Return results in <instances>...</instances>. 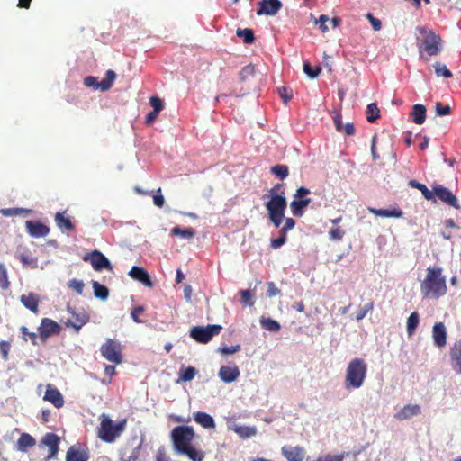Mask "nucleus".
<instances>
[{
	"label": "nucleus",
	"mask_w": 461,
	"mask_h": 461,
	"mask_svg": "<svg viewBox=\"0 0 461 461\" xmlns=\"http://www.w3.org/2000/svg\"><path fill=\"white\" fill-rule=\"evenodd\" d=\"M194 437L195 432L190 426H177L170 433L173 447L177 454L185 455L193 461H203V452L195 449L191 445Z\"/></svg>",
	"instance_id": "1"
},
{
	"label": "nucleus",
	"mask_w": 461,
	"mask_h": 461,
	"mask_svg": "<svg viewBox=\"0 0 461 461\" xmlns=\"http://www.w3.org/2000/svg\"><path fill=\"white\" fill-rule=\"evenodd\" d=\"M447 293V279L443 275L442 267H429L426 269V276L420 283V294L422 297L425 299L438 300Z\"/></svg>",
	"instance_id": "2"
},
{
	"label": "nucleus",
	"mask_w": 461,
	"mask_h": 461,
	"mask_svg": "<svg viewBox=\"0 0 461 461\" xmlns=\"http://www.w3.org/2000/svg\"><path fill=\"white\" fill-rule=\"evenodd\" d=\"M367 373V365L362 358H354L346 369L345 387L346 389H357L363 385Z\"/></svg>",
	"instance_id": "3"
},
{
	"label": "nucleus",
	"mask_w": 461,
	"mask_h": 461,
	"mask_svg": "<svg viewBox=\"0 0 461 461\" xmlns=\"http://www.w3.org/2000/svg\"><path fill=\"white\" fill-rule=\"evenodd\" d=\"M126 427V420H122L114 423L104 413L100 416V426L98 428V438L106 443H113L124 431Z\"/></svg>",
	"instance_id": "4"
},
{
	"label": "nucleus",
	"mask_w": 461,
	"mask_h": 461,
	"mask_svg": "<svg viewBox=\"0 0 461 461\" xmlns=\"http://www.w3.org/2000/svg\"><path fill=\"white\" fill-rule=\"evenodd\" d=\"M287 207V201L285 192L281 191L280 195H272L270 200L266 203L269 219L278 228L285 219V212Z\"/></svg>",
	"instance_id": "5"
},
{
	"label": "nucleus",
	"mask_w": 461,
	"mask_h": 461,
	"mask_svg": "<svg viewBox=\"0 0 461 461\" xmlns=\"http://www.w3.org/2000/svg\"><path fill=\"white\" fill-rule=\"evenodd\" d=\"M417 30L423 36L420 51L423 50L429 56L438 55L442 50L443 41L441 37L426 27H418Z\"/></svg>",
	"instance_id": "6"
},
{
	"label": "nucleus",
	"mask_w": 461,
	"mask_h": 461,
	"mask_svg": "<svg viewBox=\"0 0 461 461\" xmlns=\"http://www.w3.org/2000/svg\"><path fill=\"white\" fill-rule=\"evenodd\" d=\"M101 355L109 362L115 365L122 363V347L120 342L106 339L104 343L100 348Z\"/></svg>",
	"instance_id": "7"
},
{
	"label": "nucleus",
	"mask_w": 461,
	"mask_h": 461,
	"mask_svg": "<svg viewBox=\"0 0 461 461\" xmlns=\"http://www.w3.org/2000/svg\"><path fill=\"white\" fill-rule=\"evenodd\" d=\"M143 439H140L137 436L128 439L120 449V461H137L140 454Z\"/></svg>",
	"instance_id": "8"
},
{
	"label": "nucleus",
	"mask_w": 461,
	"mask_h": 461,
	"mask_svg": "<svg viewBox=\"0 0 461 461\" xmlns=\"http://www.w3.org/2000/svg\"><path fill=\"white\" fill-rule=\"evenodd\" d=\"M222 327L218 324H209L206 327L194 326L190 330V337L199 343H208L214 336L218 335Z\"/></svg>",
	"instance_id": "9"
},
{
	"label": "nucleus",
	"mask_w": 461,
	"mask_h": 461,
	"mask_svg": "<svg viewBox=\"0 0 461 461\" xmlns=\"http://www.w3.org/2000/svg\"><path fill=\"white\" fill-rule=\"evenodd\" d=\"M309 194L310 190L303 186H301L296 190V193L294 194L295 199L290 203L292 213L294 216H303L305 207L311 203V199L305 197Z\"/></svg>",
	"instance_id": "10"
},
{
	"label": "nucleus",
	"mask_w": 461,
	"mask_h": 461,
	"mask_svg": "<svg viewBox=\"0 0 461 461\" xmlns=\"http://www.w3.org/2000/svg\"><path fill=\"white\" fill-rule=\"evenodd\" d=\"M38 330L41 340L44 342L50 336L59 334L60 332V326L51 319L43 318Z\"/></svg>",
	"instance_id": "11"
},
{
	"label": "nucleus",
	"mask_w": 461,
	"mask_h": 461,
	"mask_svg": "<svg viewBox=\"0 0 461 461\" xmlns=\"http://www.w3.org/2000/svg\"><path fill=\"white\" fill-rule=\"evenodd\" d=\"M432 188L433 195H437V197L439 200L456 209L460 208L456 197L452 194V192L448 188L438 184L433 185Z\"/></svg>",
	"instance_id": "12"
},
{
	"label": "nucleus",
	"mask_w": 461,
	"mask_h": 461,
	"mask_svg": "<svg viewBox=\"0 0 461 461\" xmlns=\"http://www.w3.org/2000/svg\"><path fill=\"white\" fill-rule=\"evenodd\" d=\"M83 260H90L91 265L95 271H101L104 268L112 269V265L108 258L98 250H94L91 254L86 255L83 258Z\"/></svg>",
	"instance_id": "13"
},
{
	"label": "nucleus",
	"mask_w": 461,
	"mask_h": 461,
	"mask_svg": "<svg viewBox=\"0 0 461 461\" xmlns=\"http://www.w3.org/2000/svg\"><path fill=\"white\" fill-rule=\"evenodd\" d=\"M280 0H261L258 2V15H276L282 8Z\"/></svg>",
	"instance_id": "14"
},
{
	"label": "nucleus",
	"mask_w": 461,
	"mask_h": 461,
	"mask_svg": "<svg viewBox=\"0 0 461 461\" xmlns=\"http://www.w3.org/2000/svg\"><path fill=\"white\" fill-rule=\"evenodd\" d=\"M60 438L55 433L49 432L41 439V443L49 447V455L45 457V461H49L57 456L59 450Z\"/></svg>",
	"instance_id": "15"
},
{
	"label": "nucleus",
	"mask_w": 461,
	"mask_h": 461,
	"mask_svg": "<svg viewBox=\"0 0 461 461\" xmlns=\"http://www.w3.org/2000/svg\"><path fill=\"white\" fill-rule=\"evenodd\" d=\"M449 361L452 370L461 375V339L456 340L449 348Z\"/></svg>",
	"instance_id": "16"
},
{
	"label": "nucleus",
	"mask_w": 461,
	"mask_h": 461,
	"mask_svg": "<svg viewBox=\"0 0 461 461\" xmlns=\"http://www.w3.org/2000/svg\"><path fill=\"white\" fill-rule=\"evenodd\" d=\"M25 228L33 238L46 237L50 233V228L38 221H26Z\"/></svg>",
	"instance_id": "17"
},
{
	"label": "nucleus",
	"mask_w": 461,
	"mask_h": 461,
	"mask_svg": "<svg viewBox=\"0 0 461 461\" xmlns=\"http://www.w3.org/2000/svg\"><path fill=\"white\" fill-rule=\"evenodd\" d=\"M89 452L87 447L80 445H73L66 453V461H88Z\"/></svg>",
	"instance_id": "18"
},
{
	"label": "nucleus",
	"mask_w": 461,
	"mask_h": 461,
	"mask_svg": "<svg viewBox=\"0 0 461 461\" xmlns=\"http://www.w3.org/2000/svg\"><path fill=\"white\" fill-rule=\"evenodd\" d=\"M43 400L50 402L58 409L64 405V398L61 393L53 384H50L46 386V392L43 396Z\"/></svg>",
	"instance_id": "19"
},
{
	"label": "nucleus",
	"mask_w": 461,
	"mask_h": 461,
	"mask_svg": "<svg viewBox=\"0 0 461 461\" xmlns=\"http://www.w3.org/2000/svg\"><path fill=\"white\" fill-rule=\"evenodd\" d=\"M281 453L287 461H303L305 456V449L300 446H283Z\"/></svg>",
	"instance_id": "20"
},
{
	"label": "nucleus",
	"mask_w": 461,
	"mask_h": 461,
	"mask_svg": "<svg viewBox=\"0 0 461 461\" xmlns=\"http://www.w3.org/2000/svg\"><path fill=\"white\" fill-rule=\"evenodd\" d=\"M68 310L70 312L71 317L68 319L66 325L70 326L76 331H78L88 321L89 317L85 312L77 313L75 311H72L71 307H68Z\"/></svg>",
	"instance_id": "21"
},
{
	"label": "nucleus",
	"mask_w": 461,
	"mask_h": 461,
	"mask_svg": "<svg viewBox=\"0 0 461 461\" xmlns=\"http://www.w3.org/2000/svg\"><path fill=\"white\" fill-rule=\"evenodd\" d=\"M432 338L438 348H443L447 345V330L443 322L435 323L432 329Z\"/></svg>",
	"instance_id": "22"
},
{
	"label": "nucleus",
	"mask_w": 461,
	"mask_h": 461,
	"mask_svg": "<svg viewBox=\"0 0 461 461\" xmlns=\"http://www.w3.org/2000/svg\"><path fill=\"white\" fill-rule=\"evenodd\" d=\"M240 372L236 365L222 366L219 370V377L224 383H231L238 379Z\"/></svg>",
	"instance_id": "23"
},
{
	"label": "nucleus",
	"mask_w": 461,
	"mask_h": 461,
	"mask_svg": "<svg viewBox=\"0 0 461 461\" xmlns=\"http://www.w3.org/2000/svg\"><path fill=\"white\" fill-rule=\"evenodd\" d=\"M420 406L418 404H407L394 414V418L398 420H404L413 416L420 414Z\"/></svg>",
	"instance_id": "24"
},
{
	"label": "nucleus",
	"mask_w": 461,
	"mask_h": 461,
	"mask_svg": "<svg viewBox=\"0 0 461 461\" xmlns=\"http://www.w3.org/2000/svg\"><path fill=\"white\" fill-rule=\"evenodd\" d=\"M129 275L131 278L142 283L146 286L150 287L153 285L149 273L143 267L135 266L131 269Z\"/></svg>",
	"instance_id": "25"
},
{
	"label": "nucleus",
	"mask_w": 461,
	"mask_h": 461,
	"mask_svg": "<svg viewBox=\"0 0 461 461\" xmlns=\"http://www.w3.org/2000/svg\"><path fill=\"white\" fill-rule=\"evenodd\" d=\"M20 301L23 305L32 311L33 313H39V296L34 293H29L27 294H22Z\"/></svg>",
	"instance_id": "26"
},
{
	"label": "nucleus",
	"mask_w": 461,
	"mask_h": 461,
	"mask_svg": "<svg viewBox=\"0 0 461 461\" xmlns=\"http://www.w3.org/2000/svg\"><path fill=\"white\" fill-rule=\"evenodd\" d=\"M334 125L337 131L344 133L347 136H352L355 134V127L351 122L342 123V116L340 113H336L333 117Z\"/></svg>",
	"instance_id": "27"
},
{
	"label": "nucleus",
	"mask_w": 461,
	"mask_h": 461,
	"mask_svg": "<svg viewBox=\"0 0 461 461\" xmlns=\"http://www.w3.org/2000/svg\"><path fill=\"white\" fill-rule=\"evenodd\" d=\"M369 212L375 216L386 217V218H402L403 216V212L399 208L393 209H376L374 207L367 208Z\"/></svg>",
	"instance_id": "28"
},
{
	"label": "nucleus",
	"mask_w": 461,
	"mask_h": 461,
	"mask_svg": "<svg viewBox=\"0 0 461 461\" xmlns=\"http://www.w3.org/2000/svg\"><path fill=\"white\" fill-rule=\"evenodd\" d=\"M194 420L204 429H214L215 422L213 418L203 411H196L194 413Z\"/></svg>",
	"instance_id": "29"
},
{
	"label": "nucleus",
	"mask_w": 461,
	"mask_h": 461,
	"mask_svg": "<svg viewBox=\"0 0 461 461\" xmlns=\"http://www.w3.org/2000/svg\"><path fill=\"white\" fill-rule=\"evenodd\" d=\"M55 222L60 230H66L68 231L75 230V225L72 223L70 218L66 216L65 212H59L55 214Z\"/></svg>",
	"instance_id": "30"
},
{
	"label": "nucleus",
	"mask_w": 461,
	"mask_h": 461,
	"mask_svg": "<svg viewBox=\"0 0 461 461\" xmlns=\"http://www.w3.org/2000/svg\"><path fill=\"white\" fill-rule=\"evenodd\" d=\"M411 115L416 124H422L426 119V107L423 104H415L412 107Z\"/></svg>",
	"instance_id": "31"
},
{
	"label": "nucleus",
	"mask_w": 461,
	"mask_h": 461,
	"mask_svg": "<svg viewBox=\"0 0 461 461\" xmlns=\"http://www.w3.org/2000/svg\"><path fill=\"white\" fill-rule=\"evenodd\" d=\"M35 444V439L28 433H23L17 441L18 448L21 451H26L28 447H32Z\"/></svg>",
	"instance_id": "32"
},
{
	"label": "nucleus",
	"mask_w": 461,
	"mask_h": 461,
	"mask_svg": "<svg viewBox=\"0 0 461 461\" xmlns=\"http://www.w3.org/2000/svg\"><path fill=\"white\" fill-rule=\"evenodd\" d=\"M409 185L412 188L420 190L426 200L431 201L434 199L433 190H429L424 184H421L416 180H411L409 181Z\"/></svg>",
	"instance_id": "33"
},
{
	"label": "nucleus",
	"mask_w": 461,
	"mask_h": 461,
	"mask_svg": "<svg viewBox=\"0 0 461 461\" xmlns=\"http://www.w3.org/2000/svg\"><path fill=\"white\" fill-rule=\"evenodd\" d=\"M233 430L235 433H237L240 437L243 438H248L256 436L258 432L256 427L254 426H235Z\"/></svg>",
	"instance_id": "34"
},
{
	"label": "nucleus",
	"mask_w": 461,
	"mask_h": 461,
	"mask_svg": "<svg viewBox=\"0 0 461 461\" xmlns=\"http://www.w3.org/2000/svg\"><path fill=\"white\" fill-rule=\"evenodd\" d=\"M195 230L194 228L182 229L179 226H176L171 230L172 236H180L185 239H192L195 236Z\"/></svg>",
	"instance_id": "35"
},
{
	"label": "nucleus",
	"mask_w": 461,
	"mask_h": 461,
	"mask_svg": "<svg viewBox=\"0 0 461 461\" xmlns=\"http://www.w3.org/2000/svg\"><path fill=\"white\" fill-rule=\"evenodd\" d=\"M419 322H420L419 313L417 312H411L407 320V333L409 336H411L415 332V330L419 325Z\"/></svg>",
	"instance_id": "36"
},
{
	"label": "nucleus",
	"mask_w": 461,
	"mask_h": 461,
	"mask_svg": "<svg viewBox=\"0 0 461 461\" xmlns=\"http://www.w3.org/2000/svg\"><path fill=\"white\" fill-rule=\"evenodd\" d=\"M115 78H116L115 72L113 70H111V69L107 70L106 74H105V78H104L99 83V86H101V90L102 91L109 90L112 87Z\"/></svg>",
	"instance_id": "37"
},
{
	"label": "nucleus",
	"mask_w": 461,
	"mask_h": 461,
	"mask_svg": "<svg viewBox=\"0 0 461 461\" xmlns=\"http://www.w3.org/2000/svg\"><path fill=\"white\" fill-rule=\"evenodd\" d=\"M94 294L96 298L106 300L109 295V290L106 286L99 284L97 281H93Z\"/></svg>",
	"instance_id": "38"
},
{
	"label": "nucleus",
	"mask_w": 461,
	"mask_h": 461,
	"mask_svg": "<svg viewBox=\"0 0 461 461\" xmlns=\"http://www.w3.org/2000/svg\"><path fill=\"white\" fill-rule=\"evenodd\" d=\"M380 117V110L375 103H371L366 107V120L375 122Z\"/></svg>",
	"instance_id": "39"
},
{
	"label": "nucleus",
	"mask_w": 461,
	"mask_h": 461,
	"mask_svg": "<svg viewBox=\"0 0 461 461\" xmlns=\"http://www.w3.org/2000/svg\"><path fill=\"white\" fill-rule=\"evenodd\" d=\"M197 374V370L194 366L181 368L179 373V379L184 382L192 381Z\"/></svg>",
	"instance_id": "40"
},
{
	"label": "nucleus",
	"mask_w": 461,
	"mask_h": 461,
	"mask_svg": "<svg viewBox=\"0 0 461 461\" xmlns=\"http://www.w3.org/2000/svg\"><path fill=\"white\" fill-rule=\"evenodd\" d=\"M261 326L273 332H277L280 330L281 326L276 320H273L271 318H263L260 320Z\"/></svg>",
	"instance_id": "41"
},
{
	"label": "nucleus",
	"mask_w": 461,
	"mask_h": 461,
	"mask_svg": "<svg viewBox=\"0 0 461 461\" xmlns=\"http://www.w3.org/2000/svg\"><path fill=\"white\" fill-rule=\"evenodd\" d=\"M237 36L242 38L246 44L252 43L255 41L254 32L251 29H238Z\"/></svg>",
	"instance_id": "42"
},
{
	"label": "nucleus",
	"mask_w": 461,
	"mask_h": 461,
	"mask_svg": "<svg viewBox=\"0 0 461 461\" xmlns=\"http://www.w3.org/2000/svg\"><path fill=\"white\" fill-rule=\"evenodd\" d=\"M435 73L438 77H444L446 78L452 77V72L447 68V67L440 62H436L434 64Z\"/></svg>",
	"instance_id": "43"
},
{
	"label": "nucleus",
	"mask_w": 461,
	"mask_h": 461,
	"mask_svg": "<svg viewBox=\"0 0 461 461\" xmlns=\"http://www.w3.org/2000/svg\"><path fill=\"white\" fill-rule=\"evenodd\" d=\"M255 74V68L253 65H247L241 68L239 73V77L240 81H246L252 77Z\"/></svg>",
	"instance_id": "44"
},
{
	"label": "nucleus",
	"mask_w": 461,
	"mask_h": 461,
	"mask_svg": "<svg viewBox=\"0 0 461 461\" xmlns=\"http://www.w3.org/2000/svg\"><path fill=\"white\" fill-rule=\"evenodd\" d=\"M271 172L282 180L289 174L288 167L286 165H276L271 167Z\"/></svg>",
	"instance_id": "45"
},
{
	"label": "nucleus",
	"mask_w": 461,
	"mask_h": 461,
	"mask_svg": "<svg viewBox=\"0 0 461 461\" xmlns=\"http://www.w3.org/2000/svg\"><path fill=\"white\" fill-rule=\"evenodd\" d=\"M321 68L319 66H316L312 68L309 62L303 63V72L310 77V78H316L319 74L321 73Z\"/></svg>",
	"instance_id": "46"
},
{
	"label": "nucleus",
	"mask_w": 461,
	"mask_h": 461,
	"mask_svg": "<svg viewBox=\"0 0 461 461\" xmlns=\"http://www.w3.org/2000/svg\"><path fill=\"white\" fill-rule=\"evenodd\" d=\"M0 212L4 216H16L22 213L29 214L32 212V210L23 208H6L0 210Z\"/></svg>",
	"instance_id": "47"
},
{
	"label": "nucleus",
	"mask_w": 461,
	"mask_h": 461,
	"mask_svg": "<svg viewBox=\"0 0 461 461\" xmlns=\"http://www.w3.org/2000/svg\"><path fill=\"white\" fill-rule=\"evenodd\" d=\"M20 330L23 334V339L24 341L29 339L33 345H37L38 335L35 332H30L28 328L25 326H22Z\"/></svg>",
	"instance_id": "48"
},
{
	"label": "nucleus",
	"mask_w": 461,
	"mask_h": 461,
	"mask_svg": "<svg viewBox=\"0 0 461 461\" xmlns=\"http://www.w3.org/2000/svg\"><path fill=\"white\" fill-rule=\"evenodd\" d=\"M10 282L7 276V270L5 265L0 266V287L4 290L8 289Z\"/></svg>",
	"instance_id": "49"
},
{
	"label": "nucleus",
	"mask_w": 461,
	"mask_h": 461,
	"mask_svg": "<svg viewBox=\"0 0 461 461\" xmlns=\"http://www.w3.org/2000/svg\"><path fill=\"white\" fill-rule=\"evenodd\" d=\"M328 235L330 240H341L345 235V230L339 227L331 228Z\"/></svg>",
	"instance_id": "50"
},
{
	"label": "nucleus",
	"mask_w": 461,
	"mask_h": 461,
	"mask_svg": "<svg viewBox=\"0 0 461 461\" xmlns=\"http://www.w3.org/2000/svg\"><path fill=\"white\" fill-rule=\"evenodd\" d=\"M373 309H374V302H370V303H366L363 308H361L358 311V312L356 315V320L360 321V320L364 319L369 312L373 311Z\"/></svg>",
	"instance_id": "51"
},
{
	"label": "nucleus",
	"mask_w": 461,
	"mask_h": 461,
	"mask_svg": "<svg viewBox=\"0 0 461 461\" xmlns=\"http://www.w3.org/2000/svg\"><path fill=\"white\" fill-rule=\"evenodd\" d=\"M149 104L150 105L152 106L153 110L155 113H160V111L163 110L164 108V104H163V102L162 100L158 97V96H152L150 97L149 99Z\"/></svg>",
	"instance_id": "52"
},
{
	"label": "nucleus",
	"mask_w": 461,
	"mask_h": 461,
	"mask_svg": "<svg viewBox=\"0 0 461 461\" xmlns=\"http://www.w3.org/2000/svg\"><path fill=\"white\" fill-rule=\"evenodd\" d=\"M436 113L439 116L448 115L451 113V107L449 105H444L440 102H437L435 105Z\"/></svg>",
	"instance_id": "53"
},
{
	"label": "nucleus",
	"mask_w": 461,
	"mask_h": 461,
	"mask_svg": "<svg viewBox=\"0 0 461 461\" xmlns=\"http://www.w3.org/2000/svg\"><path fill=\"white\" fill-rule=\"evenodd\" d=\"M278 94L282 98L283 102L286 104L293 97L292 90L287 87H279Z\"/></svg>",
	"instance_id": "54"
},
{
	"label": "nucleus",
	"mask_w": 461,
	"mask_h": 461,
	"mask_svg": "<svg viewBox=\"0 0 461 461\" xmlns=\"http://www.w3.org/2000/svg\"><path fill=\"white\" fill-rule=\"evenodd\" d=\"M84 286L85 285L81 280L72 279L68 282V287L75 290L78 294H82Z\"/></svg>",
	"instance_id": "55"
},
{
	"label": "nucleus",
	"mask_w": 461,
	"mask_h": 461,
	"mask_svg": "<svg viewBox=\"0 0 461 461\" xmlns=\"http://www.w3.org/2000/svg\"><path fill=\"white\" fill-rule=\"evenodd\" d=\"M241 296V302L244 305H253L254 301L252 300V294L249 290H241L240 292Z\"/></svg>",
	"instance_id": "56"
},
{
	"label": "nucleus",
	"mask_w": 461,
	"mask_h": 461,
	"mask_svg": "<svg viewBox=\"0 0 461 461\" xmlns=\"http://www.w3.org/2000/svg\"><path fill=\"white\" fill-rule=\"evenodd\" d=\"M99 83L100 82L97 81V78L93 76H88L84 79L85 86L87 87H93L94 89H101Z\"/></svg>",
	"instance_id": "57"
},
{
	"label": "nucleus",
	"mask_w": 461,
	"mask_h": 461,
	"mask_svg": "<svg viewBox=\"0 0 461 461\" xmlns=\"http://www.w3.org/2000/svg\"><path fill=\"white\" fill-rule=\"evenodd\" d=\"M366 17L368 19V21L370 22L373 29L375 31H380L381 28H382V23L381 21L375 17L373 14H371L370 13H368Z\"/></svg>",
	"instance_id": "58"
},
{
	"label": "nucleus",
	"mask_w": 461,
	"mask_h": 461,
	"mask_svg": "<svg viewBox=\"0 0 461 461\" xmlns=\"http://www.w3.org/2000/svg\"><path fill=\"white\" fill-rule=\"evenodd\" d=\"M240 350V345H234V346H224L222 348H219V351L222 353L223 355H230L234 354L236 352H239Z\"/></svg>",
	"instance_id": "59"
},
{
	"label": "nucleus",
	"mask_w": 461,
	"mask_h": 461,
	"mask_svg": "<svg viewBox=\"0 0 461 461\" xmlns=\"http://www.w3.org/2000/svg\"><path fill=\"white\" fill-rule=\"evenodd\" d=\"M11 348V345L7 341H1L0 342V352L2 354L3 359L7 360L9 356V351Z\"/></svg>",
	"instance_id": "60"
},
{
	"label": "nucleus",
	"mask_w": 461,
	"mask_h": 461,
	"mask_svg": "<svg viewBox=\"0 0 461 461\" xmlns=\"http://www.w3.org/2000/svg\"><path fill=\"white\" fill-rule=\"evenodd\" d=\"M156 461H172L171 458L167 455L164 447H159L155 456Z\"/></svg>",
	"instance_id": "61"
},
{
	"label": "nucleus",
	"mask_w": 461,
	"mask_h": 461,
	"mask_svg": "<svg viewBox=\"0 0 461 461\" xmlns=\"http://www.w3.org/2000/svg\"><path fill=\"white\" fill-rule=\"evenodd\" d=\"M153 203L156 206L161 208L165 203L164 196L161 194V188H158L157 194L153 196Z\"/></svg>",
	"instance_id": "62"
},
{
	"label": "nucleus",
	"mask_w": 461,
	"mask_h": 461,
	"mask_svg": "<svg viewBox=\"0 0 461 461\" xmlns=\"http://www.w3.org/2000/svg\"><path fill=\"white\" fill-rule=\"evenodd\" d=\"M280 289L277 288L274 282L267 283V296L273 297L280 294Z\"/></svg>",
	"instance_id": "63"
},
{
	"label": "nucleus",
	"mask_w": 461,
	"mask_h": 461,
	"mask_svg": "<svg viewBox=\"0 0 461 461\" xmlns=\"http://www.w3.org/2000/svg\"><path fill=\"white\" fill-rule=\"evenodd\" d=\"M327 21H329V17L325 14H321L319 17V20L316 21V23H320V29L322 32H327L329 31V27L326 25Z\"/></svg>",
	"instance_id": "64"
}]
</instances>
